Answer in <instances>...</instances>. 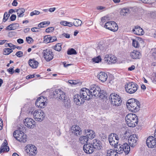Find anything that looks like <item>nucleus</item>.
<instances>
[{
    "label": "nucleus",
    "instance_id": "obj_1",
    "mask_svg": "<svg viewBox=\"0 0 156 156\" xmlns=\"http://www.w3.org/2000/svg\"><path fill=\"white\" fill-rule=\"evenodd\" d=\"M87 91L88 98L90 99L93 96L96 98H99L101 99H106V92L104 90H101L100 88L98 86L95 85L91 86L89 90L85 88Z\"/></svg>",
    "mask_w": 156,
    "mask_h": 156
},
{
    "label": "nucleus",
    "instance_id": "obj_2",
    "mask_svg": "<svg viewBox=\"0 0 156 156\" xmlns=\"http://www.w3.org/2000/svg\"><path fill=\"white\" fill-rule=\"evenodd\" d=\"M84 89L85 88L81 89L79 94L74 96V102L77 105L80 106L84 102L85 100H90L87 91Z\"/></svg>",
    "mask_w": 156,
    "mask_h": 156
},
{
    "label": "nucleus",
    "instance_id": "obj_3",
    "mask_svg": "<svg viewBox=\"0 0 156 156\" xmlns=\"http://www.w3.org/2000/svg\"><path fill=\"white\" fill-rule=\"evenodd\" d=\"M126 105L129 110L132 112H136L140 110V102L135 99L132 98L129 99Z\"/></svg>",
    "mask_w": 156,
    "mask_h": 156
},
{
    "label": "nucleus",
    "instance_id": "obj_4",
    "mask_svg": "<svg viewBox=\"0 0 156 156\" xmlns=\"http://www.w3.org/2000/svg\"><path fill=\"white\" fill-rule=\"evenodd\" d=\"M125 120L127 125L131 127L136 126L138 122L137 116L133 113L128 114L125 117Z\"/></svg>",
    "mask_w": 156,
    "mask_h": 156
},
{
    "label": "nucleus",
    "instance_id": "obj_5",
    "mask_svg": "<svg viewBox=\"0 0 156 156\" xmlns=\"http://www.w3.org/2000/svg\"><path fill=\"white\" fill-rule=\"evenodd\" d=\"M109 98L111 105L113 106L117 107L120 105L122 102L121 97L115 93L110 94Z\"/></svg>",
    "mask_w": 156,
    "mask_h": 156
},
{
    "label": "nucleus",
    "instance_id": "obj_6",
    "mask_svg": "<svg viewBox=\"0 0 156 156\" xmlns=\"http://www.w3.org/2000/svg\"><path fill=\"white\" fill-rule=\"evenodd\" d=\"M138 87V85L133 82H128L125 86L126 91L129 94L134 93L137 90Z\"/></svg>",
    "mask_w": 156,
    "mask_h": 156
},
{
    "label": "nucleus",
    "instance_id": "obj_7",
    "mask_svg": "<svg viewBox=\"0 0 156 156\" xmlns=\"http://www.w3.org/2000/svg\"><path fill=\"white\" fill-rule=\"evenodd\" d=\"M13 136L17 140L20 142L24 143L27 141L26 135L21 131L16 130L13 132Z\"/></svg>",
    "mask_w": 156,
    "mask_h": 156
},
{
    "label": "nucleus",
    "instance_id": "obj_8",
    "mask_svg": "<svg viewBox=\"0 0 156 156\" xmlns=\"http://www.w3.org/2000/svg\"><path fill=\"white\" fill-rule=\"evenodd\" d=\"M31 113L33 114V116L36 121L41 122L42 121L45 117V115L44 112L41 110H37Z\"/></svg>",
    "mask_w": 156,
    "mask_h": 156
},
{
    "label": "nucleus",
    "instance_id": "obj_9",
    "mask_svg": "<svg viewBox=\"0 0 156 156\" xmlns=\"http://www.w3.org/2000/svg\"><path fill=\"white\" fill-rule=\"evenodd\" d=\"M53 96L54 98L57 99L58 101L61 100L63 101L67 97L66 94L60 90H56L54 91Z\"/></svg>",
    "mask_w": 156,
    "mask_h": 156
},
{
    "label": "nucleus",
    "instance_id": "obj_10",
    "mask_svg": "<svg viewBox=\"0 0 156 156\" xmlns=\"http://www.w3.org/2000/svg\"><path fill=\"white\" fill-rule=\"evenodd\" d=\"M25 151L30 156H35L37 154V148L33 145H28L26 147Z\"/></svg>",
    "mask_w": 156,
    "mask_h": 156
},
{
    "label": "nucleus",
    "instance_id": "obj_11",
    "mask_svg": "<svg viewBox=\"0 0 156 156\" xmlns=\"http://www.w3.org/2000/svg\"><path fill=\"white\" fill-rule=\"evenodd\" d=\"M119 137L116 133H111L108 136V140L112 146H115L118 143Z\"/></svg>",
    "mask_w": 156,
    "mask_h": 156
},
{
    "label": "nucleus",
    "instance_id": "obj_12",
    "mask_svg": "<svg viewBox=\"0 0 156 156\" xmlns=\"http://www.w3.org/2000/svg\"><path fill=\"white\" fill-rule=\"evenodd\" d=\"M43 54L44 59L48 62L51 60L53 58V52L50 49H46L43 52Z\"/></svg>",
    "mask_w": 156,
    "mask_h": 156
},
{
    "label": "nucleus",
    "instance_id": "obj_13",
    "mask_svg": "<svg viewBox=\"0 0 156 156\" xmlns=\"http://www.w3.org/2000/svg\"><path fill=\"white\" fill-rule=\"evenodd\" d=\"M138 140V136L136 134H133L130 135L128 138V144L130 146L133 147L137 145Z\"/></svg>",
    "mask_w": 156,
    "mask_h": 156
},
{
    "label": "nucleus",
    "instance_id": "obj_14",
    "mask_svg": "<svg viewBox=\"0 0 156 156\" xmlns=\"http://www.w3.org/2000/svg\"><path fill=\"white\" fill-rule=\"evenodd\" d=\"M146 144L148 147L152 148L156 146V139L152 136L148 137L146 140Z\"/></svg>",
    "mask_w": 156,
    "mask_h": 156
},
{
    "label": "nucleus",
    "instance_id": "obj_15",
    "mask_svg": "<svg viewBox=\"0 0 156 156\" xmlns=\"http://www.w3.org/2000/svg\"><path fill=\"white\" fill-rule=\"evenodd\" d=\"M23 121L25 125L28 128H33L35 126L33 123L35 121L31 118H27L24 119Z\"/></svg>",
    "mask_w": 156,
    "mask_h": 156
},
{
    "label": "nucleus",
    "instance_id": "obj_16",
    "mask_svg": "<svg viewBox=\"0 0 156 156\" xmlns=\"http://www.w3.org/2000/svg\"><path fill=\"white\" fill-rule=\"evenodd\" d=\"M71 131L76 136L80 135L82 133L81 128L77 125H73L71 128Z\"/></svg>",
    "mask_w": 156,
    "mask_h": 156
},
{
    "label": "nucleus",
    "instance_id": "obj_17",
    "mask_svg": "<svg viewBox=\"0 0 156 156\" xmlns=\"http://www.w3.org/2000/svg\"><path fill=\"white\" fill-rule=\"evenodd\" d=\"M44 99L43 97H40L38 98L35 102L36 106L40 108H44L46 103L44 101Z\"/></svg>",
    "mask_w": 156,
    "mask_h": 156
},
{
    "label": "nucleus",
    "instance_id": "obj_18",
    "mask_svg": "<svg viewBox=\"0 0 156 156\" xmlns=\"http://www.w3.org/2000/svg\"><path fill=\"white\" fill-rule=\"evenodd\" d=\"M83 150L86 153L89 154L94 152V148L92 144H85L83 146Z\"/></svg>",
    "mask_w": 156,
    "mask_h": 156
},
{
    "label": "nucleus",
    "instance_id": "obj_19",
    "mask_svg": "<svg viewBox=\"0 0 156 156\" xmlns=\"http://www.w3.org/2000/svg\"><path fill=\"white\" fill-rule=\"evenodd\" d=\"M116 58L114 56H110L108 55H105L104 60L106 63L109 64L114 63L116 62Z\"/></svg>",
    "mask_w": 156,
    "mask_h": 156
},
{
    "label": "nucleus",
    "instance_id": "obj_20",
    "mask_svg": "<svg viewBox=\"0 0 156 156\" xmlns=\"http://www.w3.org/2000/svg\"><path fill=\"white\" fill-rule=\"evenodd\" d=\"M92 144L94 149L96 150H99L102 148V144L101 141L97 139H94Z\"/></svg>",
    "mask_w": 156,
    "mask_h": 156
},
{
    "label": "nucleus",
    "instance_id": "obj_21",
    "mask_svg": "<svg viewBox=\"0 0 156 156\" xmlns=\"http://www.w3.org/2000/svg\"><path fill=\"white\" fill-rule=\"evenodd\" d=\"M130 55L133 59H139L141 57V53L139 51L134 50L130 52Z\"/></svg>",
    "mask_w": 156,
    "mask_h": 156
},
{
    "label": "nucleus",
    "instance_id": "obj_22",
    "mask_svg": "<svg viewBox=\"0 0 156 156\" xmlns=\"http://www.w3.org/2000/svg\"><path fill=\"white\" fill-rule=\"evenodd\" d=\"M97 77L102 82H105L108 79V76L107 73L102 72H100L98 73Z\"/></svg>",
    "mask_w": 156,
    "mask_h": 156
},
{
    "label": "nucleus",
    "instance_id": "obj_23",
    "mask_svg": "<svg viewBox=\"0 0 156 156\" xmlns=\"http://www.w3.org/2000/svg\"><path fill=\"white\" fill-rule=\"evenodd\" d=\"M9 150V147L7 146V141L5 140L0 147V154L3 152H8Z\"/></svg>",
    "mask_w": 156,
    "mask_h": 156
},
{
    "label": "nucleus",
    "instance_id": "obj_24",
    "mask_svg": "<svg viewBox=\"0 0 156 156\" xmlns=\"http://www.w3.org/2000/svg\"><path fill=\"white\" fill-rule=\"evenodd\" d=\"M133 33L137 35H143L144 34V31L142 28L139 26L135 27L133 29Z\"/></svg>",
    "mask_w": 156,
    "mask_h": 156
},
{
    "label": "nucleus",
    "instance_id": "obj_25",
    "mask_svg": "<svg viewBox=\"0 0 156 156\" xmlns=\"http://www.w3.org/2000/svg\"><path fill=\"white\" fill-rule=\"evenodd\" d=\"M85 133L87 134L86 136H87L88 139H92L95 136L94 132L92 130H90V129H85Z\"/></svg>",
    "mask_w": 156,
    "mask_h": 156
},
{
    "label": "nucleus",
    "instance_id": "obj_26",
    "mask_svg": "<svg viewBox=\"0 0 156 156\" xmlns=\"http://www.w3.org/2000/svg\"><path fill=\"white\" fill-rule=\"evenodd\" d=\"M29 64L31 67L36 68L38 66V63L34 59H30L29 60Z\"/></svg>",
    "mask_w": 156,
    "mask_h": 156
},
{
    "label": "nucleus",
    "instance_id": "obj_27",
    "mask_svg": "<svg viewBox=\"0 0 156 156\" xmlns=\"http://www.w3.org/2000/svg\"><path fill=\"white\" fill-rule=\"evenodd\" d=\"M123 150V152H124L126 154H127L130 150V146L127 143H125L122 145Z\"/></svg>",
    "mask_w": 156,
    "mask_h": 156
},
{
    "label": "nucleus",
    "instance_id": "obj_28",
    "mask_svg": "<svg viewBox=\"0 0 156 156\" xmlns=\"http://www.w3.org/2000/svg\"><path fill=\"white\" fill-rule=\"evenodd\" d=\"M16 12L17 14L18 17H22L24 16V13L25 12V9L23 8H20L16 9Z\"/></svg>",
    "mask_w": 156,
    "mask_h": 156
},
{
    "label": "nucleus",
    "instance_id": "obj_29",
    "mask_svg": "<svg viewBox=\"0 0 156 156\" xmlns=\"http://www.w3.org/2000/svg\"><path fill=\"white\" fill-rule=\"evenodd\" d=\"M111 26L109 28L110 29V30L113 32L117 31L118 29V27L117 24L114 21H111Z\"/></svg>",
    "mask_w": 156,
    "mask_h": 156
},
{
    "label": "nucleus",
    "instance_id": "obj_30",
    "mask_svg": "<svg viewBox=\"0 0 156 156\" xmlns=\"http://www.w3.org/2000/svg\"><path fill=\"white\" fill-rule=\"evenodd\" d=\"M120 14L123 16H126L130 12L129 9L127 8H123L120 11Z\"/></svg>",
    "mask_w": 156,
    "mask_h": 156
},
{
    "label": "nucleus",
    "instance_id": "obj_31",
    "mask_svg": "<svg viewBox=\"0 0 156 156\" xmlns=\"http://www.w3.org/2000/svg\"><path fill=\"white\" fill-rule=\"evenodd\" d=\"M115 147V150L116 151V152L118 154H120L123 152V150L122 145L119 144L116 145Z\"/></svg>",
    "mask_w": 156,
    "mask_h": 156
},
{
    "label": "nucleus",
    "instance_id": "obj_32",
    "mask_svg": "<svg viewBox=\"0 0 156 156\" xmlns=\"http://www.w3.org/2000/svg\"><path fill=\"white\" fill-rule=\"evenodd\" d=\"M63 101H64L63 105L65 108H69L70 107V101L68 97Z\"/></svg>",
    "mask_w": 156,
    "mask_h": 156
},
{
    "label": "nucleus",
    "instance_id": "obj_33",
    "mask_svg": "<svg viewBox=\"0 0 156 156\" xmlns=\"http://www.w3.org/2000/svg\"><path fill=\"white\" fill-rule=\"evenodd\" d=\"M80 142L82 144H85L87 143L88 140V137L86 136H83L79 138Z\"/></svg>",
    "mask_w": 156,
    "mask_h": 156
},
{
    "label": "nucleus",
    "instance_id": "obj_34",
    "mask_svg": "<svg viewBox=\"0 0 156 156\" xmlns=\"http://www.w3.org/2000/svg\"><path fill=\"white\" fill-rule=\"evenodd\" d=\"M75 21L73 22V24L76 27L81 26L82 23V21L78 19H74Z\"/></svg>",
    "mask_w": 156,
    "mask_h": 156
},
{
    "label": "nucleus",
    "instance_id": "obj_35",
    "mask_svg": "<svg viewBox=\"0 0 156 156\" xmlns=\"http://www.w3.org/2000/svg\"><path fill=\"white\" fill-rule=\"evenodd\" d=\"M13 51L10 48H7L4 49L3 54L5 55H9Z\"/></svg>",
    "mask_w": 156,
    "mask_h": 156
},
{
    "label": "nucleus",
    "instance_id": "obj_36",
    "mask_svg": "<svg viewBox=\"0 0 156 156\" xmlns=\"http://www.w3.org/2000/svg\"><path fill=\"white\" fill-rule=\"evenodd\" d=\"M67 53L68 55H76L77 54V52L74 49L71 48L69 49L67 51Z\"/></svg>",
    "mask_w": 156,
    "mask_h": 156
},
{
    "label": "nucleus",
    "instance_id": "obj_37",
    "mask_svg": "<svg viewBox=\"0 0 156 156\" xmlns=\"http://www.w3.org/2000/svg\"><path fill=\"white\" fill-rule=\"evenodd\" d=\"M61 46L62 44L61 43L57 44L54 46V49L56 51H60L62 49Z\"/></svg>",
    "mask_w": 156,
    "mask_h": 156
},
{
    "label": "nucleus",
    "instance_id": "obj_38",
    "mask_svg": "<svg viewBox=\"0 0 156 156\" xmlns=\"http://www.w3.org/2000/svg\"><path fill=\"white\" fill-rule=\"evenodd\" d=\"M101 58L100 56H99L96 58H92V61L95 63H98L101 61Z\"/></svg>",
    "mask_w": 156,
    "mask_h": 156
},
{
    "label": "nucleus",
    "instance_id": "obj_39",
    "mask_svg": "<svg viewBox=\"0 0 156 156\" xmlns=\"http://www.w3.org/2000/svg\"><path fill=\"white\" fill-rule=\"evenodd\" d=\"M44 41L46 43H49L50 40V35L45 36L44 37Z\"/></svg>",
    "mask_w": 156,
    "mask_h": 156
},
{
    "label": "nucleus",
    "instance_id": "obj_40",
    "mask_svg": "<svg viewBox=\"0 0 156 156\" xmlns=\"http://www.w3.org/2000/svg\"><path fill=\"white\" fill-rule=\"evenodd\" d=\"M132 45L134 47L136 48H138L139 46V44L138 42L134 39L133 40Z\"/></svg>",
    "mask_w": 156,
    "mask_h": 156
},
{
    "label": "nucleus",
    "instance_id": "obj_41",
    "mask_svg": "<svg viewBox=\"0 0 156 156\" xmlns=\"http://www.w3.org/2000/svg\"><path fill=\"white\" fill-rule=\"evenodd\" d=\"M10 15L8 14L6 12H5L3 18V21L5 22L8 19Z\"/></svg>",
    "mask_w": 156,
    "mask_h": 156
},
{
    "label": "nucleus",
    "instance_id": "obj_42",
    "mask_svg": "<svg viewBox=\"0 0 156 156\" xmlns=\"http://www.w3.org/2000/svg\"><path fill=\"white\" fill-rule=\"evenodd\" d=\"M142 2L146 4H151L155 2V0H141Z\"/></svg>",
    "mask_w": 156,
    "mask_h": 156
},
{
    "label": "nucleus",
    "instance_id": "obj_43",
    "mask_svg": "<svg viewBox=\"0 0 156 156\" xmlns=\"http://www.w3.org/2000/svg\"><path fill=\"white\" fill-rule=\"evenodd\" d=\"M10 25L11 27H12L11 29H12L13 30L16 29L19 26V24L17 23H12L10 24Z\"/></svg>",
    "mask_w": 156,
    "mask_h": 156
},
{
    "label": "nucleus",
    "instance_id": "obj_44",
    "mask_svg": "<svg viewBox=\"0 0 156 156\" xmlns=\"http://www.w3.org/2000/svg\"><path fill=\"white\" fill-rule=\"evenodd\" d=\"M111 21L106 22L105 25V27L110 30V29L109 28L111 26Z\"/></svg>",
    "mask_w": 156,
    "mask_h": 156
},
{
    "label": "nucleus",
    "instance_id": "obj_45",
    "mask_svg": "<svg viewBox=\"0 0 156 156\" xmlns=\"http://www.w3.org/2000/svg\"><path fill=\"white\" fill-rule=\"evenodd\" d=\"M40 12L38 11L34 10L31 12L30 15L31 16H33L34 15H37L39 14Z\"/></svg>",
    "mask_w": 156,
    "mask_h": 156
},
{
    "label": "nucleus",
    "instance_id": "obj_46",
    "mask_svg": "<svg viewBox=\"0 0 156 156\" xmlns=\"http://www.w3.org/2000/svg\"><path fill=\"white\" fill-rule=\"evenodd\" d=\"M54 30V28L53 27H49L46 29L45 31L47 33L52 32Z\"/></svg>",
    "mask_w": 156,
    "mask_h": 156
},
{
    "label": "nucleus",
    "instance_id": "obj_47",
    "mask_svg": "<svg viewBox=\"0 0 156 156\" xmlns=\"http://www.w3.org/2000/svg\"><path fill=\"white\" fill-rule=\"evenodd\" d=\"M14 67L12 68H10L7 69V71L10 74H12L15 71L14 70Z\"/></svg>",
    "mask_w": 156,
    "mask_h": 156
},
{
    "label": "nucleus",
    "instance_id": "obj_48",
    "mask_svg": "<svg viewBox=\"0 0 156 156\" xmlns=\"http://www.w3.org/2000/svg\"><path fill=\"white\" fill-rule=\"evenodd\" d=\"M115 151L108 150L107 151L108 156H114V154Z\"/></svg>",
    "mask_w": 156,
    "mask_h": 156
},
{
    "label": "nucleus",
    "instance_id": "obj_49",
    "mask_svg": "<svg viewBox=\"0 0 156 156\" xmlns=\"http://www.w3.org/2000/svg\"><path fill=\"white\" fill-rule=\"evenodd\" d=\"M107 17H103L101 18V22L100 23L101 25H103V23L107 21Z\"/></svg>",
    "mask_w": 156,
    "mask_h": 156
},
{
    "label": "nucleus",
    "instance_id": "obj_50",
    "mask_svg": "<svg viewBox=\"0 0 156 156\" xmlns=\"http://www.w3.org/2000/svg\"><path fill=\"white\" fill-rule=\"evenodd\" d=\"M23 52L21 51H18L16 52L15 55L18 57H21L23 55Z\"/></svg>",
    "mask_w": 156,
    "mask_h": 156
},
{
    "label": "nucleus",
    "instance_id": "obj_51",
    "mask_svg": "<svg viewBox=\"0 0 156 156\" xmlns=\"http://www.w3.org/2000/svg\"><path fill=\"white\" fill-rule=\"evenodd\" d=\"M152 51H153L152 56L154 59H156V48L152 49Z\"/></svg>",
    "mask_w": 156,
    "mask_h": 156
},
{
    "label": "nucleus",
    "instance_id": "obj_52",
    "mask_svg": "<svg viewBox=\"0 0 156 156\" xmlns=\"http://www.w3.org/2000/svg\"><path fill=\"white\" fill-rule=\"evenodd\" d=\"M151 80L153 83H156V73L152 76Z\"/></svg>",
    "mask_w": 156,
    "mask_h": 156
},
{
    "label": "nucleus",
    "instance_id": "obj_53",
    "mask_svg": "<svg viewBox=\"0 0 156 156\" xmlns=\"http://www.w3.org/2000/svg\"><path fill=\"white\" fill-rule=\"evenodd\" d=\"M27 41L28 44H30L31 43V41H33V39L30 37H26Z\"/></svg>",
    "mask_w": 156,
    "mask_h": 156
},
{
    "label": "nucleus",
    "instance_id": "obj_54",
    "mask_svg": "<svg viewBox=\"0 0 156 156\" xmlns=\"http://www.w3.org/2000/svg\"><path fill=\"white\" fill-rule=\"evenodd\" d=\"M40 29L38 27H33L31 28V31L33 32H38Z\"/></svg>",
    "mask_w": 156,
    "mask_h": 156
},
{
    "label": "nucleus",
    "instance_id": "obj_55",
    "mask_svg": "<svg viewBox=\"0 0 156 156\" xmlns=\"http://www.w3.org/2000/svg\"><path fill=\"white\" fill-rule=\"evenodd\" d=\"M57 40V38L55 36L51 37L50 36V42H52Z\"/></svg>",
    "mask_w": 156,
    "mask_h": 156
},
{
    "label": "nucleus",
    "instance_id": "obj_56",
    "mask_svg": "<svg viewBox=\"0 0 156 156\" xmlns=\"http://www.w3.org/2000/svg\"><path fill=\"white\" fill-rule=\"evenodd\" d=\"M16 16L14 14H12V15L10 17V19L11 21H13L15 20L16 18Z\"/></svg>",
    "mask_w": 156,
    "mask_h": 156
},
{
    "label": "nucleus",
    "instance_id": "obj_57",
    "mask_svg": "<svg viewBox=\"0 0 156 156\" xmlns=\"http://www.w3.org/2000/svg\"><path fill=\"white\" fill-rule=\"evenodd\" d=\"M35 76L34 74L31 75H28L27 76H26V78L27 79H30L31 78H34V77H35Z\"/></svg>",
    "mask_w": 156,
    "mask_h": 156
},
{
    "label": "nucleus",
    "instance_id": "obj_58",
    "mask_svg": "<svg viewBox=\"0 0 156 156\" xmlns=\"http://www.w3.org/2000/svg\"><path fill=\"white\" fill-rule=\"evenodd\" d=\"M60 23L62 25L66 26L67 25V22L65 21H61L60 22Z\"/></svg>",
    "mask_w": 156,
    "mask_h": 156
},
{
    "label": "nucleus",
    "instance_id": "obj_59",
    "mask_svg": "<svg viewBox=\"0 0 156 156\" xmlns=\"http://www.w3.org/2000/svg\"><path fill=\"white\" fill-rule=\"evenodd\" d=\"M3 127V124L2 119L0 118V130H1Z\"/></svg>",
    "mask_w": 156,
    "mask_h": 156
},
{
    "label": "nucleus",
    "instance_id": "obj_60",
    "mask_svg": "<svg viewBox=\"0 0 156 156\" xmlns=\"http://www.w3.org/2000/svg\"><path fill=\"white\" fill-rule=\"evenodd\" d=\"M17 42L20 44H23V40L22 39H19L17 40Z\"/></svg>",
    "mask_w": 156,
    "mask_h": 156
},
{
    "label": "nucleus",
    "instance_id": "obj_61",
    "mask_svg": "<svg viewBox=\"0 0 156 156\" xmlns=\"http://www.w3.org/2000/svg\"><path fill=\"white\" fill-rule=\"evenodd\" d=\"M42 23H43V24L44 25H47V26H48L50 24V22L49 21H43L42 22Z\"/></svg>",
    "mask_w": 156,
    "mask_h": 156
},
{
    "label": "nucleus",
    "instance_id": "obj_62",
    "mask_svg": "<svg viewBox=\"0 0 156 156\" xmlns=\"http://www.w3.org/2000/svg\"><path fill=\"white\" fill-rule=\"evenodd\" d=\"M13 45H14L11 43H7L5 44V47L8 46L10 48L13 47Z\"/></svg>",
    "mask_w": 156,
    "mask_h": 156
},
{
    "label": "nucleus",
    "instance_id": "obj_63",
    "mask_svg": "<svg viewBox=\"0 0 156 156\" xmlns=\"http://www.w3.org/2000/svg\"><path fill=\"white\" fill-rule=\"evenodd\" d=\"M135 69V66L134 65H132L131 67H129L128 68V69L129 71H132Z\"/></svg>",
    "mask_w": 156,
    "mask_h": 156
},
{
    "label": "nucleus",
    "instance_id": "obj_64",
    "mask_svg": "<svg viewBox=\"0 0 156 156\" xmlns=\"http://www.w3.org/2000/svg\"><path fill=\"white\" fill-rule=\"evenodd\" d=\"M13 33L12 32H10L8 33V36L9 37H11L13 36Z\"/></svg>",
    "mask_w": 156,
    "mask_h": 156
}]
</instances>
